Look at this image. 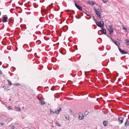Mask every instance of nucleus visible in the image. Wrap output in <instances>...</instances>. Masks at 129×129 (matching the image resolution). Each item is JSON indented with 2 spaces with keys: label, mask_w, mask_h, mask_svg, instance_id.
I'll return each mask as SVG.
<instances>
[{
  "label": "nucleus",
  "mask_w": 129,
  "mask_h": 129,
  "mask_svg": "<svg viewBox=\"0 0 129 129\" xmlns=\"http://www.w3.org/2000/svg\"><path fill=\"white\" fill-rule=\"evenodd\" d=\"M94 9L96 15H97L98 17L101 18V12H102V11L100 7L98 6L97 8H94Z\"/></svg>",
  "instance_id": "f257e3e1"
},
{
  "label": "nucleus",
  "mask_w": 129,
  "mask_h": 129,
  "mask_svg": "<svg viewBox=\"0 0 129 129\" xmlns=\"http://www.w3.org/2000/svg\"><path fill=\"white\" fill-rule=\"evenodd\" d=\"M96 24L99 27L102 28L104 26V22L103 21H97L96 22Z\"/></svg>",
  "instance_id": "f03ea898"
},
{
  "label": "nucleus",
  "mask_w": 129,
  "mask_h": 129,
  "mask_svg": "<svg viewBox=\"0 0 129 129\" xmlns=\"http://www.w3.org/2000/svg\"><path fill=\"white\" fill-rule=\"evenodd\" d=\"M108 29L110 34H111L113 32V28L111 26L109 25L108 26Z\"/></svg>",
  "instance_id": "7ed1b4c3"
},
{
  "label": "nucleus",
  "mask_w": 129,
  "mask_h": 129,
  "mask_svg": "<svg viewBox=\"0 0 129 129\" xmlns=\"http://www.w3.org/2000/svg\"><path fill=\"white\" fill-rule=\"evenodd\" d=\"M118 48L120 52L121 53V54H126L127 53L125 50H122L119 47H118Z\"/></svg>",
  "instance_id": "20e7f679"
},
{
  "label": "nucleus",
  "mask_w": 129,
  "mask_h": 129,
  "mask_svg": "<svg viewBox=\"0 0 129 129\" xmlns=\"http://www.w3.org/2000/svg\"><path fill=\"white\" fill-rule=\"evenodd\" d=\"M102 29V30H101L100 31L101 33H103L104 35H106L108 37H109V36L107 35L106 34V29L104 28H103V27H102V28H101Z\"/></svg>",
  "instance_id": "39448f33"
},
{
  "label": "nucleus",
  "mask_w": 129,
  "mask_h": 129,
  "mask_svg": "<svg viewBox=\"0 0 129 129\" xmlns=\"http://www.w3.org/2000/svg\"><path fill=\"white\" fill-rule=\"evenodd\" d=\"M75 6L76 8H77L79 10H82V8L79 5L77 4L75 1Z\"/></svg>",
  "instance_id": "423d86ee"
},
{
  "label": "nucleus",
  "mask_w": 129,
  "mask_h": 129,
  "mask_svg": "<svg viewBox=\"0 0 129 129\" xmlns=\"http://www.w3.org/2000/svg\"><path fill=\"white\" fill-rule=\"evenodd\" d=\"M84 118V115L83 114H80L79 115V119L80 120H82Z\"/></svg>",
  "instance_id": "0eeeda50"
},
{
  "label": "nucleus",
  "mask_w": 129,
  "mask_h": 129,
  "mask_svg": "<svg viewBox=\"0 0 129 129\" xmlns=\"http://www.w3.org/2000/svg\"><path fill=\"white\" fill-rule=\"evenodd\" d=\"M61 111V108H60L59 109L55 111V113L56 114H58L59 112Z\"/></svg>",
  "instance_id": "6e6552de"
},
{
  "label": "nucleus",
  "mask_w": 129,
  "mask_h": 129,
  "mask_svg": "<svg viewBox=\"0 0 129 129\" xmlns=\"http://www.w3.org/2000/svg\"><path fill=\"white\" fill-rule=\"evenodd\" d=\"M124 118V117H118V120L119 121H120L121 124L123 123Z\"/></svg>",
  "instance_id": "1a4fd4ad"
},
{
  "label": "nucleus",
  "mask_w": 129,
  "mask_h": 129,
  "mask_svg": "<svg viewBox=\"0 0 129 129\" xmlns=\"http://www.w3.org/2000/svg\"><path fill=\"white\" fill-rule=\"evenodd\" d=\"M124 125L125 126H129V121L127 119H126V121Z\"/></svg>",
  "instance_id": "9d476101"
},
{
  "label": "nucleus",
  "mask_w": 129,
  "mask_h": 129,
  "mask_svg": "<svg viewBox=\"0 0 129 129\" xmlns=\"http://www.w3.org/2000/svg\"><path fill=\"white\" fill-rule=\"evenodd\" d=\"M108 121L106 120L104 121L103 122V124L105 126H106L108 125Z\"/></svg>",
  "instance_id": "9b49d317"
},
{
  "label": "nucleus",
  "mask_w": 129,
  "mask_h": 129,
  "mask_svg": "<svg viewBox=\"0 0 129 129\" xmlns=\"http://www.w3.org/2000/svg\"><path fill=\"white\" fill-rule=\"evenodd\" d=\"M87 3L88 4H90L92 5H94L95 4V2L93 1H89L87 2Z\"/></svg>",
  "instance_id": "f8f14e48"
},
{
  "label": "nucleus",
  "mask_w": 129,
  "mask_h": 129,
  "mask_svg": "<svg viewBox=\"0 0 129 129\" xmlns=\"http://www.w3.org/2000/svg\"><path fill=\"white\" fill-rule=\"evenodd\" d=\"M8 17H4L3 19V21L4 22H6L7 20Z\"/></svg>",
  "instance_id": "ddd939ff"
},
{
  "label": "nucleus",
  "mask_w": 129,
  "mask_h": 129,
  "mask_svg": "<svg viewBox=\"0 0 129 129\" xmlns=\"http://www.w3.org/2000/svg\"><path fill=\"white\" fill-rule=\"evenodd\" d=\"M113 42H114L116 45L117 46L119 45L120 44V42L116 41H113Z\"/></svg>",
  "instance_id": "4468645a"
},
{
  "label": "nucleus",
  "mask_w": 129,
  "mask_h": 129,
  "mask_svg": "<svg viewBox=\"0 0 129 129\" xmlns=\"http://www.w3.org/2000/svg\"><path fill=\"white\" fill-rule=\"evenodd\" d=\"M39 103L40 104L42 105H44L45 103V102L44 101H42V100H41L40 101Z\"/></svg>",
  "instance_id": "2eb2a0df"
},
{
  "label": "nucleus",
  "mask_w": 129,
  "mask_h": 129,
  "mask_svg": "<svg viewBox=\"0 0 129 129\" xmlns=\"http://www.w3.org/2000/svg\"><path fill=\"white\" fill-rule=\"evenodd\" d=\"M124 41H125V43L126 44L129 45V40H125Z\"/></svg>",
  "instance_id": "dca6fc26"
},
{
  "label": "nucleus",
  "mask_w": 129,
  "mask_h": 129,
  "mask_svg": "<svg viewBox=\"0 0 129 129\" xmlns=\"http://www.w3.org/2000/svg\"><path fill=\"white\" fill-rule=\"evenodd\" d=\"M65 117L66 119L68 120L69 119L70 117L67 114L65 115Z\"/></svg>",
  "instance_id": "f3484780"
},
{
  "label": "nucleus",
  "mask_w": 129,
  "mask_h": 129,
  "mask_svg": "<svg viewBox=\"0 0 129 129\" xmlns=\"http://www.w3.org/2000/svg\"><path fill=\"white\" fill-rule=\"evenodd\" d=\"M15 108L16 109V110L17 111H21V110L20 108L19 107H15Z\"/></svg>",
  "instance_id": "a211bd4d"
},
{
  "label": "nucleus",
  "mask_w": 129,
  "mask_h": 129,
  "mask_svg": "<svg viewBox=\"0 0 129 129\" xmlns=\"http://www.w3.org/2000/svg\"><path fill=\"white\" fill-rule=\"evenodd\" d=\"M7 81H8V82L9 85L10 86L12 84V83L9 80H7Z\"/></svg>",
  "instance_id": "6ab92c4d"
},
{
  "label": "nucleus",
  "mask_w": 129,
  "mask_h": 129,
  "mask_svg": "<svg viewBox=\"0 0 129 129\" xmlns=\"http://www.w3.org/2000/svg\"><path fill=\"white\" fill-rule=\"evenodd\" d=\"M50 114L51 113H52L53 114H54V113H55V112H54L53 111H52L51 109H50Z\"/></svg>",
  "instance_id": "aec40b11"
},
{
  "label": "nucleus",
  "mask_w": 129,
  "mask_h": 129,
  "mask_svg": "<svg viewBox=\"0 0 129 129\" xmlns=\"http://www.w3.org/2000/svg\"><path fill=\"white\" fill-rule=\"evenodd\" d=\"M8 109L9 110L10 109H13L12 108V107L11 106H9L8 107Z\"/></svg>",
  "instance_id": "412c9836"
},
{
  "label": "nucleus",
  "mask_w": 129,
  "mask_h": 129,
  "mask_svg": "<svg viewBox=\"0 0 129 129\" xmlns=\"http://www.w3.org/2000/svg\"><path fill=\"white\" fill-rule=\"evenodd\" d=\"M56 125H57L59 126H60L61 125L59 123L57 122V123H56Z\"/></svg>",
  "instance_id": "4be33fe9"
},
{
  "label": "nucleus",
  "mask_w": 129,
  "mask_h": 129,
  "mask_svg": "<svg viewBox=\"0 0 129 129\" xmlns=\"http://www.w3.org/2000/svg\"><path fill=\"white\" fill-rule=\"evenodd\" d=\"M89 113V112H88L87 111H86L85 113H84V114L85 115H86L88 114Z\"/></svg>",
  "instance_id": "5701e85b"
},
{
  "label": "nucleus",
  "mask_w": 129,
  "mask_h": 129,
  "mask_svg": "<svg viewBox=\"0 0 129 129\" xmlns=\"http://www.w3.org/2000/svg\"><path fill=\"white\" fill-rule=\"evenodd\" d=\"M103 1L105 3H106L107 2H108V1L107 0H104Z\"/></svg>",
  "instance_id": "b1692460"
},
{
  "label": "nucleus",
  "mask_w": 129,
  "mask_h": 129,
  "mask_svg": "<svg viewBox=\"0 0 129 129\" xmlns=\"http://www.w3.org/2000/svg\"><path fill=\"white\" fill-rule=\"evenodd\" d=\"M123 29H125L126 31H125V32H126V31H127V29L125 28V27H124L123 26Z\"/></svg>",
  "instance_id": "393cba45"
},
{
  "label": "nucleus",
  "mask_w": 129,
  "mask_h": 129,
  "mask_svg": "<svg viewBox=\"0 0 129 129\" xmlns=\"http://www.w3.org/2000/svg\"><path fill=\"white\" fill-rule=\"evenodd\" d=\"M77 47V46L76 45H75L74 46V48L76 49V50H77L78 49V48Z\"/></svg>",
  "instance_id": "a878e982"
},
{
  "label": "nucleus",
  "mask_w": 129,
  "mask_h": 129,
  "mask_svg": "<svg viewBox=\"0 0 129 129\" xmlns=\"http://www.w3.org/2000/svg\"><path fill=\"white\" fill-rule=\"evenodd\" d=\"M16 86H17L18 85H20V84L19 83H17L15 84Z\"/></svg>",
  "instance_id": "bb28decb"
},
{
  "label": "nucleus",
  "mask_w": 129,
  "mask_h": 129,
  "mask_svg": "<svg viewBox=\"0 0 129 129\" xmlns=\"http://www.w3.org/2000/svg\"><path fill=\"white\" fill-rule=\"evenodd\" d=\"M15 128V126H13L12 127V129H14Z\"/></svg>",
  "instance_id": "cd10ccee"
},
{
  "label": "nucleus",
  "mask_w": 129,
  "mask_h": 129,
  "mask_svg": "<svg viewBox=\"0 0 129 129\" xmlns=\"http://www.w3.org/2000/svg\"><path fill=\"white\" fill-rule=\"evenodd\" d=\"M94 21H95V22L96 23V22H97V21L94 18Z\"/></svg>",
  "instance_id": "c85d7f7f"
},
{
  "label": "nucleus",
  "mask_w": 129,
  "mask_h": 129,
  "mask_svg": "<svg viewBox=\"0 0 129 129\" xmlns=\"http://www.w3.org/2000/svg\"><path fill=\"white\" fill-rule=\"evenodd\" d=\"M110 39L113 42V41H113V40L112 39V38L111 37H110Z\"/></svg>",
  "instance_id": "c756f323"
},
{
  "label": "nucleus",
  "mask_w": 129,
  "mask_h": 129,
  "mask_svg": "<svg viewBox=\"0 0 129 129\" xmlns=\"http://www.w3.org/2000/svg\"><path fill=\"white\" fill-rule=\"evenodd\" d=\"M0 74L1 75V74H2V72L1 71V70H0Z\"/></svg>",
  "instance_id": "7c9ffc66"
},
{
  "label": "nucleus",
  "mask_w": 129,
  "mask_h": 129,
  "mask_svg": "<svg viewBox=\"0 0 129 129\" xmlns=\"http://www.w3.org/2000/svg\"><path fill=\"white\" fill-rule=\"evenodd\" d=\"M4 124V123H1V124L2 125H3Z\"/></svg>",
  "instance_id": "2f4dec72"
},
{
  "label": "nucleus",
  "mask_w": 129,
  "mask_h": 129,
  "mask_svg": "<svg viewBox=\"0 0 129 129\" xmlns=\"http://www.w3.org/2000/svg\"><path fill=\"white\" fill-rule=\"evenodd\" d=\"M93 17V19H94V18H95V17H94V16H93V17Z\"/></svg>",
  "instance_id": "473e14b6"
},
{
  "label": "nucleus",
  "mask_w": 129,
  "mask_h": 129,
  "mask_svg": "<svg viewBox=\"0 0 129 129\" xmlns=\"http://www.w3.org/2000/svg\"><path fill=\"white\" fill-rule=\"evenodd\" d=\"M2 64V62L1 61H0V65H1Z\"/></svg>",
  "instance_id": "72a5a7b5"
},
{
  "label": "nucleus",
  "mask_w": 129,
  "mask_h": 129,
  "mask_svg": "<svg viewBox=\"0 0 129 129\" xmlns=\"http://www.w3.org/2000/svg\"><path fill=\"white\" fill-rule=\"evenodd\" d=\"M70 111H71V112H72V110H71V109H70Z\"/></svg>",
  "instance_id": "f704fd0d"
},
{
  "label": "nucleus",
  "mask_w": 129,
  "mask_h": 129,
  "mask_svg": "<svg viewBox=\"0 0 129 129\" xmlns=\"http://www.w3.org/2000/svg\"><path fill=\"white\" fill-rule=\"evenodd\" d=\"M80 18V17H78L77 18V19H79V18Z\"/></svg>",
  "instance_id": "c9c22d12"
},
{
  "label": "nucleus",
  "mask_w": 129,
  "mask_h": 129,
  "mask_svg": "<svg viewBox=\"0 0 129 129\" xmlns=\"http://www.w3.org/2000/svg\"><path fill=\"white\" fill-rule=\"evenodd\" d=\"M16 51H17V49H18V48H17V47H16Z\"/></svg>",
  "instance_id": "e433bc0d"
},
{
  "label": "nucleus",
  "mask_w": 129,
  "mask_h": 129,
  "mask_svg": "<svg viewBox=\"0 0 129 129\" xmlns=\"http://www.w3.org/2000/svg\"><path fill=\"white\" fill-rule=\"evenodd\" d=\"M75 17H76V18H77L78 17L76 16V15L75 16Z\"/></svg>",
  "instance_id": "4c0bfd02"
},
{
  "label": "nucleus",
  "mask_w": 129,
  "mask_h": 129,
  "mask_svg": "<svg viewBox=\"0 0 129 129\" xmlns=\"http://www.w3.org/2000/svg\"><path fill=\"white\" fill-rule=\"evenodd\" d=\"M69 11H70V10H67V11L68 12H69Z\"/></svg>",
  "instance_id": "58836bf2"
},
{
  "label": "nucleus",
  "mask_w": 129,
  "mask_h": 129,
  "mask_svg": "<svg viewBox=\"0 0 129 129\" xmlns=\"http://www.w3.org/2000/svg\"><path fill=\"white\" fill-rule=\"evenodd\" d=\"M83 12L84 13H85V14H86V13H85V12Z\"/></svg>",
  "instance_id": "ea45409f"
},
{
  "label": "nucleus",
  "mask_w": 129,
  "mask_h": 129,
  "mask_svg": "<svg viewBox=\"0 0 129 129\" xmlns=\"http://www.w3.org/2000/svg\"><path fill=\"white\" fill-rule=\"evenodd\" d=\"M1 19L0 18V23L1 22Z\"/></svg>",
  "instance_id": "a19ab883"
},
{
  "label": "nucleus",
  "mask_w": 129,
  "mask_h": 129,
  "mask_svg": "<svg viewBox=\"0 0 129 129\" xmlns=\"http://www.w3.org/2000/svg\"><path fill=\"white\" fill-rule=\"evenodd\" d=\"M31 50V48H30V49L29 50L30 51Z\"/></svg>",
  "instance_id": "79ce46f5"
},
{
  "label": "nucleus",
  "mask_w": 129,
  "mask_h": 129,
  "mask_svg": "<svg viewBox=\"0 0 129 129\" xmlns=\"http://www.w3.org/2000/svg\"><path fill=\"white\" fill-rule=\"evenodd\" d=\"M87 16H88L89 15L87 14H86Z\"/></svg>",
  "instance_id": "37998d69"
},
{
  "label": "nucleus",
  "mask_w": 129,
  "mask_h": 129,
  "mask_svg": "<svg viewBox=\"0 0 129 129\" xmlns=\"http://www.w3.org/2000/svg\"><path fill=\"white\" fill-rule=\"evenodd\" d=\"M73 12H74V11H73Z\"/></svg>",
  "instance_id": "c03bdc74"
},
{
  "label": "nucleus",
  "mask_w": 129,
  "mask_h": 129,
  "mask_svg": "<svg viewBox=\"0 0 129 129\" xmlns=\"http://www.w3.org/2000/svg\"><path fill=\"white\" fill-rule=\"evenodd\" d=\"M101 0L103 1L104 0Z\"/></svg>",
  "instance_id": "a18cd8bd"
}]
</instances>
